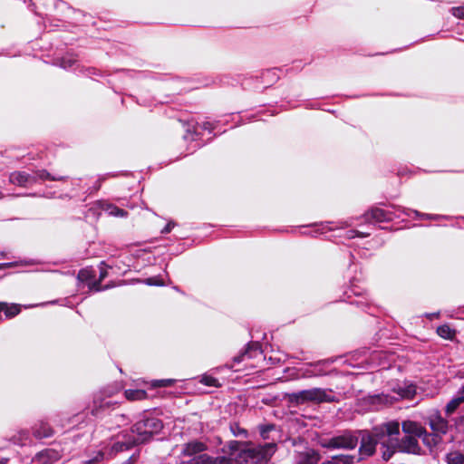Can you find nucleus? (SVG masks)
I'll return each instance as SVG.
<instances>
[{
    "label": "nucleus",
    "instance_id": "26",
    "mask_svg": "<svg viewBox=\"0 0 464 464\" xmlns=\"http://www.w3.org/2000/svg\"><path fill=\"white\" fill-rule=\"evenodd\" d=\"M77 60L72 55H66L56 59L55 64L63 69L70 70L72 69L76 64Z\"/></svg>",
    "mask_w": 464,
    "mask_h": 464
},
{
    "label": "nucleus",
    "instance_id": "4",
    "mask_svg": "<svg viewBox=\"0 0 464 464\" xmlns=\"http://www.w3.org/2000/svg\"><path fill=\"white\" fill-rule=\"evenodd\" d=\"M113 393L114 389L111 387L99 390L92 394V401L87 404L84 411L95 419H103L119 405L118 401L112 399Z\"/></svg>",
    "mask_w": 464,
    "mask_h": 464
},
{
    "label": "nucleus",
    "instance_id": "39",
    "mask_svg": "<svg viewBox=\"0 0 464 464\" xmlns=\"http://www.w3.org/2000/svg\"><path fill=\"white\" fill-rule=\"evenodd\" d=\"M399 394L403 398L412 399L416 394V386L409 384L405 387L399 388Z\"/></svg>",
    "mask_w": 464,
    "mask_h": 464
},
{
    "label": "nucleus",
    "instance_id": "30",
    "mask_svg": "<svg viewBox=\"0 0 464 464\" xmlns=\"http://www.w3.org/2000/svg\"><path fill=\"white\" fill-rule=\"evenodd\" d=\"M96 277V272L92 268H82L77 275V279L81 282H86L88 285Z\"/></svg>",
    "mask_w": 464,
    "mask_h": 464
},
{
    "label": "nucleus",
    "instance_id": "59",
    "mask_svg": "<svg viewBox=\"0 0 464 464\" xmlns=\"http://www.w3.org/2000/svg\"><path fill=\"white\" fill-rule=\"evenodd\" d=\"M57 303H58L57 300H53V301L49 302V304H57Z\"/></svg>",
    "mask_w": 464,
    "mask_h": 464
},
{
    "label": "nucleus",
    "instance_id": "34",
    "mask_svg": "<svg viewBox=\"0 0 464 464\" xmlns=\"http://www.w3.org/2000/svg\"><path fill=\"white\" fill-rule=\"evenodd\" d=\"M107 459V450H97L92 453L87 459L83 461L84 464H98L104 459Z\"/></svg>",
    "mask_w": 464,
    "mask_h": 464
},
{
    "label": "nucleus",
    "instance_id": "5",
    "mask_svg": "<svg viewBox=\"0 0 464 464\" xmlns=\"http://www.w3.org/2000/svg\"><path fill=\"white\" fill-rule=\"evenodd\" d=\"M284 399L291 406H299L306 402H334L336 401L335 396L327 392L322 388H312L302 390L295 392L285 393Z\"/></svg>",
    "mask_w": 464,
    "mask_h": 464
},
{
    "label": "nucleus",
    "instance_id": "28",
    "mask_svg": "<svg viewBox=\"0 0 464 464\" xmlns=\"http://www.w3.org/2000/svg\"><path fill=\"white\" fill-rule=\"evenodd\" d=\"M464 402V396H457L451 399L445 407V412L447 416L453 414L459 405Z\"/></svg>",
    "mask_w": 464,
    "mask_h": 464
},
{
    "label": "nucleus",
    "instance_id": "35",
    "mask_svg": "<svg viewBox=\"0 0 464 464\" xmlns=\"http://www.w3.org/2000/svg\"><path fill=\"white\" fill-rule=\"evenodd\" d=\"M388 438H394L400 434V424L398 421H390L382 424Z\"/></svg>",
    "mask_w": 464,
    "mask_h": 464
},
{
    "label": "nucleus",
    "instance_id": "20",
    "mask_svg": "<svg viewBox=\"0 0 464 464\" xmlns=\"http://www.w3.org/2000/svg\"><path fill=\"white\" fill-rule=\"evenodd\" d=\"M424 427L420 423L413 420H404L401 423L402 431L407 434L406 436L420 437L424 433Z\"/></svg>",
    "mask_w": 464,
    "mask_h": 464
},
{
    "label": "nucleus",
    "instance_id": "17",
    "mask_svg": "<svg viewBox=\"0 0 464 464\" xmlns=\"http://www.w3.org/2000/svg\"><path fill=\"white\" fill-rule=\"evenodd\" d=\"M95 206L112 217L125 218L128 216V212L125 209L120 208L107 200H98L95 202Z\"/></svg>",
    "mask_w": 464,
    "mask_h": 464
},
{
    "label": "nucleus",
    "instance_id": "45",
    "mask_svg": "<svg viewBox=\"0 0 464 464\" xmlns=\"http://www.w3.org/2000/svg\"><path fill=\"white\" fill-rule=\"evenodd\" d=\"M144 283L147 285H155V286H162L164 285V283L162 279L153 276V277H148L144 280Z\"/></svg>",
    "mask_w": 464,
    "mask_h": 464
},
{
    "label": "nucleus",
    "instance_id": "19",
    "mask_svg": "<svg viewBox=\"0 0 464 464\" xmlns=\"http://www.w3.org/2000/svg\"><path fill=\"white\" fill-rule=\"evenodd\" d=\"M33 434L36 439H48L53 436L54 430L45 420H39L32 428Z\"/></svg>",
    "mask_w": 464,
    "mask_h": 464
},
{
    "label": "nucleus",
    "instance_id": "18",
    "mask_svg": "<svg viewBox=\"0 0 464 464\" xmlns=\"http://www.w3.org/2000/svg\"><path fill=\"white\" fill-rule=\"evenodd\" d=\"M394 441H396V438H388L384 441H380V450L382 460L389 461L398 451V447Z\"/></svg>",
    "mask_w": 464,
    "mask_h": 464
},
{
    "label": "nucleus",
    "instance_id": "22",
    "mask_svg": "<svg viewBox=\"0 0 464 464\" xmlns=\"http://www.w3.org/2000/svg\"><path fill=\"white\" fill-rule=\"evenodd\" d=\"M58 458V453L55 450L52 449H46L35 455L34 459V463L51 464L53 459H57Z\"/></svg>",
    "mask_w": 464,
    "mask_h": 464
},
{
    "label": "nucleus",
    "instance_id": "13",
    "mask_svg": "<svg viewBox=\"0 0 464 464\" xmlns=\"http://www.w3.org/2000/svg\"><path fill=\"white\" fill-rule=\"evenodd\" d=\"M363 216L367 221L374 220L376 222H388L398 217L392 211L385 210L377 207L372 208Z\"/></svg>",
    "mask_w": 464,
    "mask_h": 464
},
{
    "label": "nucleus",
    "instance_id": "24",
    "mask_svg": "<svg viewBox=\"0 0 464 464\" xmlns=\"http://www.w3.org/2000/svg\"><path fill=\"white\" fill-rule=\"evenodd\" d=\"M421 438L423 444L428 447L430 450L437 447L442 440L441 436L437 433H429L426 429H424L423 435L420 436Z\"/></svg>",
    "mask_w": 464,
    "mask_h": 464
},
{
    "label": "nucleus",
    "instance_id": "40",
    "mask_svg": "<svg viewBox=\"0 0 464 464\" xmlns=\"http://www.w3.org/2000/svg\"><path fill=\"white\" fill-rule=\"evenodd\" d=\"M261 77L268 82H274L279 79L277 68L266 69L261 72Z\"/></svg>",
    "mask_w": 464,
    "mask_h": 464
},
{
    "label": "nucleus",
    "instance_id": "37",
    "mask_svg": "<svg viewBox=\"0 0 464 464\" xmlns=\"http://www.w3.org/2000/svg\"><path fill=\"white\" fill-rule=\"evenodd\" d=\"M40 262L35 259H24L20 261H14V262H8V263H3V266H5L7 268L16 267V266H34L37 265Z\"/></svg>",
    "mask_w": 464,
    "mask_h": 464
},
{
    "label": "nucleus",
    "instance_id": "55",
    "mask_svg": "<svg viewBox=\"0 0 464 464\" xmlns=\"http://www.w3.org/2000/svg\"><path fill=\"white\" fill-rule=\"evenodd\" d=\"M440 316V312H437V313H431V314H426V317L432 320L434 318H439Z\"/></svg>",
    "mask_w": 464,
    "mask_h": 464
},
{
    "label": "nucleus",
    "instance_id": "44",
    "mask_svg": "<svg viewBox=\"0 0 464 464\" xmlns=\"http://www.w3.org/2000/svg\"><path fill=\"white\" fill-rule=\"evenodd\" d=\"M175 382L173 379H162L153 381L152 385L154 387H169Z\"/></svg>",
    "mask_w": 464,
    "mask_h": 464
},
{
    "label": "nucleus",
    "instance_id": "10",
    "mask_svg": "<svg viewBox=\"0 0 464 464\" xmlns=\"http://www.w3.org/2000/svg\"><path fill=\"white\" fill-rule=\"evenodd\" d=\"M418 437L404 436L401 439L396 438L394 443L398 447V451L401 453L422 455L423 450L419 444Z\"/></svg>",
    "mask_w": 464,
    "mask_h": 464
},
{
    "label": "nucleus",
    "instance_id": "52",
    "mask_svg": "<svg viewBox=\"0 0 464 464\" xmlns=\"http://www.w3.org/2000/svg\"><path fill=\"white\" fill-rule=\"evenodd\" d=\"M246 357H247V353H245V349L241 351L237 355L234 356L233 362L234 363L241 362Z\"/></svg>",
    "mask_w": 464,
    "mask_h": 464
},
{
    "label": "nucleus",
    "instance_id": "23",
    "mask_svg": "<svg viewBox=\"0 0 464 464\" xmlns=\"http://www.w3.org/2000/svg\"><path fill=\"white\" fill-rule=\"evenodd\" d=\"M21 312L20 305L15 304H8L7 303L0 302V321L5 318H13Z\"/></svg>",
    "mask_w": 464,
    "mask_h": 464
},
{
    "label": "nucleus",
    "instance_id": "14",
    "mask_svg": "<svg viewBox=\"0 0 464 464\" xmlns=\"http://www.w3.org/2000/svg\"><path fill=\"white\" fill-rule=\"evenodd\" d=\"M258 430H259L260 437L263 440H271V441H267V442H265L263 444H260V443L256 444V443H253L251 441H240V440H238V441L242 442V443L252 444L254 446H258V447H263L264 445L274 443L275 444V450H276V443L275 438L270 435L272 432L276 433V431H277L276 430V425L273 424V423L260 424L258 426ZM276 451H274V453Z\"/></svg>",
    "mask_w": 464,
    "mask_h": 464
},
{
    "label": "nucleus",
    "instance_id": "36",
    "mask_svg": "<svg viewBox=\"0 0 464 464\" xmlns=\"http://www.w3.org/2000/svg\"><path fill=\"white\" fill-rule=\"evenodd\" d=\"M372 436H374L377 443L380 444V441H384L388 439V435L385 432L384 426L382 424L380 426H376L372 429V431L370 432Z\"/></svg>",
    "mask_w": 464,
    "mask_h": 464
},
{
    "label": "nucleus",
    "instance_id": "42",
    "mask_svg": "<svg viewBox=\"0 0 464 464\" xmlns=\"http://www.w3.org/2000/svg\"><path fill=\"white\" fill-rule=\"evenodd\" d=\"M200 382L206 386H209V387H219L220 386V383H219V381L211 376V375H208V374H203L201 376V379H200Z\"/></svg>",
    "mask_w": 464,
    "mask_h": 464
},
{
    "label": "nucleus",
    "instance_id": "41",
    "mask_svg": "<svg viewBox=\"0 0 464 464\" xmlns=\"http://www.w3.org/2000/svg\"><path fill=\"white\" fill-rule=\"evenodd\" d=\"M358 456L355 455H348V454H341L338 456L333 457V459L338 460V462L342 464H353L357 462Z\"/></svg>",
    "mask_w": 464,
    "mask_h": 464
},
{
    "label": "nucleus",
    "instance_id": "8",
    "mask_svg": "<svg viewBox=\"0 0 464 464\" xmlns=\"http://www.w3.org/2000/svg\"><path fill=\"white\" fill-rule=\"evenodd\" d=\"M360 447L358 450L357 462H361L372 456L376 452V447L378 445L374 436H372L370 431L366 430H360Z\"/></svg>",
    "mask_w": 464,
    "mask_h": 464
},
{
    "label": "nucleus",
    "instance_id": "50",
    "mask_svg": "<svg viewBox=\"0 0 464 464\" xmlns=\"http://www.w3.org/2000/svg\"><path fill=\"white\" fill-rule=\"evenodd\" d=\"M176 225V222L172 220L169 221L168 224L162 228L161 234H169Z\"/></svg>",
    "mask_w": 464,
    "mask_h": 464
},
{
    "label": "nucleus",
    "instance_id": "53",
    "mask_svg": "<svg viewBox=\"0 0 464 464\" xmlns=\"http://www.w3.org/2000/svg\"><path fill=\"white\" fill-rule=\"evenodd\" d=\"M198 134L195 132V131H191V130L189 128L187 129L186 130V134H184L183 138L184 140H196V137Z\"/></svg>",
    "mask_w": 464,
    "mask_h": 464
},
{
    "label": "nucleus",
    "instance_id": "7",
    "mask_svg": "<svg viewBox=\"0 0 464 464\" xmlns=\"http://www.w3.org/2000/svg\"><path fill=\"white\" fill-rule=\"evenodd\" d=\"M360 430H344L331 438L322 439L320 445L326 450H354L360 439Z\"/></svg>",
    "mask_w": 464,
    "mask_h": 464
},
{
    "label": "nucleus",
    "instance_id": "6",
    "mask_svg": "<svg viewBox=\"0 0 464 464\" xmlns=\"http://www.w3.org/2000/svg\"><path fill=\"white\" fill-rule=\"evenodd\" d=\"M66 179V176L53 175L46 169H35L32 174L25 171H14L9 175V181L12 184L24 188H30L39 181H61Z\"/></svg>",
    "mask_w": 464,
    "mask_h": 464
},
{
    "label": "nucleus",
    "instance_id": "25",
    "mask_svg": "<svg viewBox=\"0 0 464 464\" xmlns=\"http://www.w3.org/2000/svg\"><path fill=\"white\" fill-rule=\"evenodd\" d=\"M436 332L440 337L445 340H452L456 334V331L447 324L438 326Z\"/></svg>",
    "mask_w": 464,
    "mask_h": 464
},
{
    "label": "nucleus",
    "instance_id": "61",
    "mask_svg": "<svg viewBox=\"0 0 464 464\" xmlns=\"http://www.w3.org/2000/svg\"><path fill=\"white\" fill-rule=\"evenodd\" d=\"M0 268H6L5 266H3V263L0 264Z\"/></svg>",
    "mask_w": 464,
    "mask_h": 464
},
{
    "label": "nucleus",
    "instance_id": "54",
    "mask_svg": "<svg viewBox=\"0 0 464 464\" xmlns=\"http://www.w3.org/2000/svg\"><path fill=\"white\" fill-rule=\"evenodd\" d=\"M202 128H203L204 130H208L209 132H211V131H212V130H213L212 123L208 122V121L203 123Z\"/></svg>",
    "mask_w": 464,
    "mask_h": 464
},
{
    "label": "nucleus",
    "instance_id": "3",
    "mask_svg": "<svg viewBox=\"0 0 464 464\" xmlns=\"http://www.w3.org/2000/svg\"><path fill=\"white\" fill-rule=\"evenodd\" d=\"M162 420L152 412L145 411L130 427V432L139 444H145L154 439L162 430Z\"/></svg>",
    "mask_w": 464,
    "mask_h": 464
},
{
    "label": "nucleus",
    "instance_id": "31",
    "mask_svg": "<svg viewBox=\"0 0 464 464\" xmlns=\"http://www.w3.org/2000/svg\"><path fill=\"white\" fill-rule=\"evenodd\" d=\"M447 464H464V453L454 450L446 454Z\"/></svg>",
    "mask_w": 464,
    "mask_h": 464
},
{
    "label": "nucleus",
    "instance_id": "1",
    "mask_svg": "<svg viewBox=\"0 0 464 464\" xmlns=\"http://www.w3.org/2000/svg\"><path fill=\"white\" fill-rule=\"evenodd\" d=\"M221 450L224 456L213 459L208 454H199L194 458L180 459L179 464H267L274 455L275 444L258 447L229 440Z\"/></svg>",
    "mask_w": 464,
    "mask_h": 464
},
{
    "label": "nucleus",
    "instance_id": "21",
    "mask_svg": "<svg viewBox=\"0 0 464 464\" xmlns=\"http://www.w3.org/2000/svg\"><path fill=\"white\" fill-rule=\"evenodd\" d=\"M411 214L414 215V218L417 219H426V220H450L453 218L452 216L448 215H439V214H427L421 213L415 209H408L406 215L411 217Z\"/></svg>",
    "mask_w": 464,
    "mask_h": 464
},
{
    "label": "nucleus",
    "instance_id": "43",
    "mask_svg": "<svg viewBox=\"0 0 464 464\" xmlns=\"http://www.w3.org/2000/svg\"><path fill=\"white\" fill-rule=\"evenodd\" d=\"M102 281L95 280V278L89 284V288L95 292H101L109 288V285L102 286Z\"/></svg>",
    "mask_w": 464,
    "mask_h": 464
},
{
    "label": "nucleus",
    "instance_id": "11",
    "mask_svg": "<svg viewBox=\"0 0 464 464\" xmlns=\"http://www.w3.org/2000/svg\"><path fill=\"white\" fill-rule=\"evenodd\" d=\"M427 423L434 433L445 435L449 431V421L441 416L439 410H433L427 417Z\"/></svg>",
    "mask_w": 464,
    "mask_h": 464
},
{
    "label": "nucleus",
    "instance_id": "38",
    "mask_svg": "<svg viewBox=\"0 0 464 464\" xmlns=\"http://www.w3.org/2000/svg\"><path fill=\"white\" fill-rule=\"evenodd\" d=\"M29 439V432L27 430H21L16 435H14L10 441L15 445L23 446L25 444L26 440Z\"/></svg>",
    "mask_w": 464,
    "mask_h": 464
},
{
    "label": "nucleus",
    "instance_id": "16",
    "mask_svg": "<svg viewBox=\"0 0 464 464\" xmlns=\"http://www.w3.org/2000/svg\"><path fill=\"white\" fill-rule=\"evenodd\" d=\"M206 445L203 442L194 440L183 445L181 450V459H188L205 454Z\"/></svg>",
    "mask_w": 464,
    "mask_h": 464
},
{
    "label": "nucleus",
    "instance_id": "27",
    "mask_svg": "<svg viewBox=\"0 0 464 464\" xmlns=\"http://www.w3.org/2000/svg\"><path fill=\"white\" fill-rule=\"evenodd\" d=\"M330 224L332 222H321L320 224L314 223L311 225H307L306 227H316L317 228L314 231L310 232H304V235H311V236H316L318 234H324L327 231L333 230V228L330 227Z\"/></svg>",
    "mask_w": 464,
    "mask_h": 464
},
{
    "label": "nucleus",
    "instance_id": "56",
    "mask_svg": "<svg viewBox=\"0 0 464 464\" xmlns=\"http://www.w3.org/2000/svg\"><path fill=\"white\" fill-rule=\"evenodd\" d=\"M7 461H8V459H0V464H6V463H7Z\"/></svg>",
    "mask_w": 464,
    "mask_h": 464
},
{
    "label": "nucleus",
    "instance_id": "49",
    "mask_svg": "<svg viewBox=\"0 0 464 464\" xmlns=\"http://www.w3.org/2000/svg\"><path fill=\"white\" fill-rule=\"evenodd\" d=\"M105 262L104 261H102L100 263V275H99V280L100 281H102L104 280L107 276H108V272H107V268L103 267L105 266Z\"/></svg>",
    "mask_w": 464,
    "mask_h": 464
},
{
    "label": "nucleus",
    "instance_id": "46",
    "mask_svg": "<svg viewBox=\"0 0 464 464\" xmlns=\"http://www.w3.org/2000/svg\"><path fill=\"white\" fill-rule=\"evenodd\" d=\"M115 176H116V174H114V173H106L104 175L100 176L93 186L94 189L99 190L101 188L102 183L105 179H107L109 177H115Z\"/></svg>",
    "mask_w": 464,
    "mask_h": 464
},
{
    "label": "nucleus",
    "instance_id": "48",
    "mask_svg": "<svg viewBox=\"0 0 464 464\" xmlns=\"http://www.w3.org/2000/svg\"><path fill=\"white\" fill-rule=\"evenodd\" d=\"M450 11L455 17L464 19V6L452 7Z\"/></svg>",
    "mask_w": 464,
    "mask_h": 464
},
{
    "label": "nucleus",
    "instance_id": "29",
    "mask_svg": "<svg viewBox=\"0 0 464 464\" xmlns=\"http://www.w3.org/2000/svg\"><path fill=\"white\" fill-rule=\"evenodd\" d=\"M229 430L234 437L240 439H247L248 431L245 428L241 427L239 423L233 421L229 423Z\"/></svg>",
    "mask_w": 464,
    "mask_h": 464
},
{
    "label": "nucleus",
    "instance_id": "15",
    "mask_svg": "<svg viewBox=\"0 0 464 464\" xmlns=\"http://www.w3.org/2000/svg\"><path fill=\"white\" fill-rule=\"evenodd\" d=\"M321 459L320 453L314 449L295 451V464H317Z\"/></svg>",
    "mask_w": 464,
    "mask_h": 464
},
{
    "label": "nucleus",
    "instance_id": "9",
    "mask_svg": "<svg viewBox=\"0 0 464 464\" xmlns=\"http://www.w3.org/2000/svg\"><path fill=\"white\" fill-rule=\"evenodd\" d=\"M333 362L330 360H319L314 362L304 363L299 367L297 376L300 378H312L324 376L327 373L326 368Z\"/></svg>",
    "mask_w": 464,
    "mask_h": 464
},
{
    "label": "nucleus",
    "instance_id": "51",
    "mask_svg": "<svg viewBox=\"0 0 464 464\" xmlns=\"http://www.w3.org/2000/svg\"><path fill=\"white\" fill-rule=\"evenodd\" d=\"M86 74L90 77H92V76H102V73L101 72L94 68V67H89L86 69Z\"/></svg>",
    "mask_w": 464,
    "mask_h": 464
},
{
    "label": "nucleus",
    "instance_id": "33",
    "mask_svg": "<svg viewBox=\"0 0 464 464\" xmlns=\"http://www.w3.org/2000/svg\"><path fill=\"white\" fill-rule=\"evenodd\" d=\"M125 398L129 401H140L147 397L144 390H132L129 389L124 392Z\"/></svg>",
    "mask_w": 464,
    "mask_h": 464
},
{
    "label": "nucleus",
    "instance_id": "32",
    "mask_svg": "<svg viewBox=\"0 0 464 464\" xmlns=\"http://www.w3.org/2000/svg\"><path fill=\"white\" fill-rule=\"evenodd\" d=\"M245 353H247V358H255L257 354L262 353L261 345L258 342H249L245 348Z\"/></svg>",
    "mask_w": 464,
    "mask_h": 464
},
{
    "label": "nucleus",
    "instance_id": "12",
    "mask_svg": "<svg viewBox=\"0 0 464 464\" xmlns=\"http://www.w3.org/2000/svg\"><path fill=\"white\" fill-rule=\"evenodd\" d=\"M344 295L346 298H344L343 301L350 303L351 304H354L357 307L361 308L362 310H365L366 307H368V303L364 297H362L360 300H351L352 296H361L362 291L361 288L355 285L354 278L350 280V285L349 289L344 292Z\"/></svg>",
    "mask_w": 464,
    "mask_h": 464
},
{
    "label": "nucleus",
    "instance_id": "57",
    "mask_svg": "<svg viewBox=\"0 0 464 464\" xmlns=\"http://www.w3.org/2000/svg\"><path fill=\"white\" fill-rule=\"evenodd\" d=\"M116 417L121 418V419H123V420H125V415L124 414H118V415H116Z\"/></svg>",
    "mask_w": 464,
    "mask_h": 464
},
{
    "label": "nucleus",
    "instance_id": "47",
    "mask_svg": "<svg viewBox=\"0 0 464 464\" xmlns=\"http://www.w3.org/2000/svg\"><path fill=\"white\" fill-rule=\"evenodd\" d=\"M370 236L369 232H362L356 229H351L348 231V237L349 238H354L356 237H367Z\"/></svg>",
    "mask_w": 464,
    "mask_h": 464
},
{
    "label": "nucleus",
    "instance_id": "58",
    "mask_svg": "<svg viewBox=\"0 0 464 464\" xmlns=\"http://www.w3.org/2000/svg\"><path fill=\"white\" fill-rule=\"evenodd\" d=\"M460 392V393H462V395H461V396H464V385L461 387V389H460V392Z\"/></svg>",
    "mask_w": 464,
    "mask_h": 464
},
{
    "label": "nucleus",
    "instance_id": "2",
    "mask_svg": "<svg viewBox=\"0 0 464 464\" xmlns=\"http://www.w3.org/2000/svg\"><path fill=\"white\" fill-rule=\"evenodd\" d=\"M140 445L130 431L121 432L107 448V459L126 457L121 464H137L140 458Z\"/></svg>",
    "mask_w": 464,
    "mask_h": 464
},
{
    "label": "nucleus",
    "instance_id": "60",
    "mask_svg": "<svg viewBox=\"0 0 464 464\" xmlns=\"http://www.w3.org/2000/svg\"><path fill=\"white\" fill-rule=\"evenodd\" d=\"M322 464H333V463L331 461H325V462H324Z\"/></svg>",
    "mask_w": 464,
    "mask_h": 464
}]
</instances>
